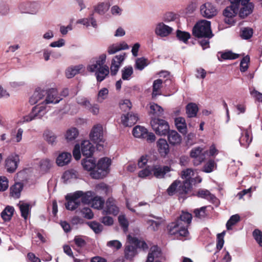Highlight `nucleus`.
I'll use <instances>...</instances> for the list:
<instances>
[{
	"instance_id": "nucleus-1",
	"label": "nucleus",
	"mask_w": 262,
	"mask_h": 262,
	"mask_svg": "<svg viewBox=\"0 0 262 262\" xmlns=\"http://www.w3.org/2000/svg\"><path fill=\"white\" fill-rule=\"evenodd\" d=\"M191 214L182 211L174 222L168 225L167 228L168 233L177 238L187 236L189 234L188 227L191 222Z\"/></svg>"
},
{
	"instance_id": "nucleus-2",
	"label": "nucleus",
	"mask_w": 262,
	"mask_h": 262,
	"mask_svg": "<svg viewBox=\"0 0 262 262\" xmlns=\"http://www.w3.org/2000/svg\"><path fill=\"white\" fill-rule=\"evenodd\" d=\"M106 58V55L102 54L87 67L89 72L95 73L97 80L99 82L102 81L110 72L108 67L105 64Z\"/></svg>"
},
{
	"instance_id": "nucleus-3",
	"label": "nucleus",
	"mask_w": 262,
	"mask_h": 262,
	"mask_svg": "<svg viewBox=\"0 0 262 262\" xmlns=\"http://www.w3.org/2000/svg\"><path fill=\"white\" fill-rule=\"evenodd\" d=\"M193 34L198 38H209L213 36L210 27V22L202 20L198 22L193 28Z\"/></svg>"
},
{
	"instance_id": "nucleus-4",
	"label": "nucleus",
	"mask_w": 262,
	"mask_h": 262,
	"mask_svg": "<svg viewBox=\"0 0 262 262\" xmlns=\"http://www.w3.org/2000/svg\"><path fill=\"white\" fill-rule=\"evenodd\" d=\"M111 162V160L107 158L100 159L96 165V168L90 173L92 178L99 179L105 177L109 172Z\"/></svg>"
},
{
	"instance_id": "nucleus-5",
	"label": "nucleus",
	"mask_w": 262,
	"mask_h": 262,
	"mask_svg": "<svg viewBox=\"0 0 262 262\" xmlns=\"http://www.w3.org/2000/svg\"><path fill=\"white\" fill-rule=\"evenodd\" d=\"M128 238L129 242L134 244L135 246L131 245L126 246L124 254L126 259H132L136 255V248L137 247L143 249H146L148 248L146 243L143 241H140L136 237H132L129 235L128 236Z\"/></svg>"
},
{
	"instance_id": "nucleus-6",
	"label": "nucleus",
	"mask_w": 262,
	"mask_h": 262,
	"mask_svg": "<svg viewBox=\"0 0 262 262\" xmlns=\"http://www.w3.org/2000/svg\"><path fill=\"white\" fill-rule=\"evenodd\" d=\"M43 101L40 104L34 106L31 112L23 118V122H28L35 119H40L47 113V106Z\"/></svg>"
},
{
	"instance_id": "nucleus-7",
	"label": "nucleus",
	"mask_w": 262,
	"mask_h": 262,
	"mask_svg": "<svg viewBox=\"0 0 262 262\" xmlns=\"http://www.w3.org/2000/svg\"><path fill=\"white\" fill-rule=\"evenodd\" d=\"M150 124L155 133L160 136H166L170 129L168 122L159 118H152Z\"/></svg>"
},
{
	"instance_id": "nucleus-8",
	"label": "nucleus",
	"mask_w": 262,
	"mask_h": 262,
	"mask_svg": "<svg viewBox=\"0 0 262 262\" xmlns=\"http://www.w3.org/2000/svg\"><path fill=\"white\" fill-rule=\"evenodd\" d=\"M82 194V191H76L73 193L68 194L66 196L67 201L66 207L68 210H74L80 206L81 204L80 196Z\"/></svg>"
},
{
	"instance_id": "nucleus-9",
	"label": "nucleus",
	"mask_w": 262,
	"mask_h": 262,
	"mask_svg": "<svg viewBox=\"0 0 262 262\" xmlns=\"http://www.w3.org/2000/svg\"><path fill=\"white\" fill-rule=\"evenodd\" d=\"M231 5L227 7L223 11L225 22L229 25H232L234 21V17L237 14L239 7V2H230Z\"/></svg>"
},
{
	"instance_id": "nucleus-10",
	"label": "nucleus",
	"mask_w": 262,
	"mask_h": 262,
	"mask_svg": "<svg viewBox=\"0 0 262 262\" xmlns=\"http://www.w3.org/2000/svg\"><path fill=\"white\" fill-rule=\"evenodd\" d=\"M90 137L91 140L97 143L98 147L102 146L101 143L104 142L102 126L100 124L94 125L90 133Z\"/></svg>"
},
{
	"instance_id": "nucleus-11",
	"label": "nucleus",
	"mask_w": 262,
	"mask_h": 262,
	"mask_svg": "<svg viewBox=\"0 0 262 262\" xmlns=\"http://www.w3.org/2000/svg\"><path fill=\"white\" fill-rule=\"evenodd\" d=\"M207 152V150H205L201 147L192 148L190 151V156L194 159L193 164L195 166L200 165L205 160Z\"/></svg>"
},
{
	"instance_id": "nucleus-12",
	"label": "nucleus",
	"mask_w": 262,
	"mask_h": 262,
	"mask_svg": "<svg viewBox=\"0 0 262 262\" xmlns=\"http://www.w3.org/2000/svg\"><path fill=\"white\" fill-rule=\"evenodd\" d=\"M200 12L203 17L211 18L216 15L217 10L211 3H206L201 6Z\"/></svg>"
},
{
	"instance_id": "nucleus-13",
	"label": "nucleus",
	"mask_w": 262,
	"mask_h": 262,
	"mask_svg": "<svg viewBox=\"0 0 262 262\" xmlns=\"http://www.w3.org/2000/svg\"><path fill=\"white\" fill-rule=\"evenodd\" d=\"M18 9L21 13L35 14L38 10L37 5L35 3L23 2L18 6Z\"/></svg>"
},
{
	"instance_id": "nucleus-14",
	"label": "nucleus",
	"mask_w": 262,
	"mask_h": 262,
	"mask_svg": "<svg viewBox=\"0 0 262 262\" xmlns=\"http://www.w3.org/2000/svg\"><path fill=\"white\" fill-rule=\"evenodd\" d=\"M119 209L116 205V202L113 198H108L106 202V206L102 211L103 215L112 214L117 215Z\"/></svg>"
},
{
	"instance_id": "nucleus-15",
	"label": "nucleus",
	"mask_w": 262,
	"mask_h": 262,
	"mask_svg": "<svg viewBox=\"0 0 262 262\" xmlns=\"http://www.w3.org/2000/svg\"><path fill=\"white\" fill-rule=\"evenodd\" d=\"M46 99L43 101L45 104H56L59 102L62 98H61L58 94V92L55 89H50L46 90Z\"/></svg>"
},
{
	"instance_id": "nucleus-16",
	"label": "nucleus",
	"mask_w": 262,
	"mask_h": 262,
	"mask_svg": "<svg viewBox=\"0 0 262 262\" xmlns=\"http://www.w3.org/2000/svg\"><path fill=\"white\" fill-rule=\"evenodd\" d=\"M19 161V157L16 154H11L6 160V167L9 172H14L18 166Z\"/></svg>"
},
{
	"instance_id": "nucleus-17",
	"label": "nucleus",
	"mask_w": 262,
	"mask_h": 262,
	"mask_svg": "<svg viewBox=\"0 0 262 262\" xmlns=\"http://www.w3.org/2000/svg\"><path fill=\"white\" fill-rule=\"evenodd\" d=\"M240 3H241L242 7L239 11V16L240 17L244 18L253 12L254 5L252 3H250L249 1L242 2L241 0Z\"/></svg>"
},
{
	"instance_id": "nucleus-18",
	"label": "nucleus",
	"mask_w": 262,
	"mask_h": 262,
	"mask_svg": "<svg viewBox=\"0 0 262 262\" xmlns=\"http://www.w3.org/2000/svg\"><path fill=\"white\" fill-rule=\"evenodd\" d=\"M242 131L241 136L239 139V142L242 146L247 148L252 140V137H250L251 132L248 129H244L239 127Z\"/></svg>"
},
{
	"instance_id": "nucleus-19",
	"label": "nucleus",
	"mask_w": 262,
	"mask_h": 262,
	"mask_svg": "<svg viewBox=\"0 0 262 262\" xmlns=\"http://www.w3.org/2000/svg\"><path fill=\"white\" fill-rule=\"evenodd\" d=\"M172 27H169L163 23H158L155 28V33L161 37H166L172 31Z\"/></svg>"
},
{
	"instance_id": "nucleus-20",
	"label": "nucleus",
	"mask_w": 262,
	"mask_h": 262,
	"mask_svg": "<svg viewBox=\"0 0 262 262\" xmlns=\"http://www.w3.org/2000/svg\"><path fill=\"white\" fill-rule=\"evenodd\" d=\"M124 59L125 54L123 55H116L113 59L110 67L111 73L112 75H115L117 73Z\"/></svg>"
},
{
	"instance_id": "nucleus-21",
	"label": "nucleus",
	"mask_w": 262,
	"mask_h": 262,
	"mask_svg": "<svg viewBox=\"0 0 262 262\" xmlns=\"http://www.w3.org/2000/svg\"><path fill=\"white\" fill-rule=\"evenodd\" d=\"M152 173L157 178L161 179L165 174L170 171V167L168 166H161L155 165L151 167Z\"/></svg>"
},
{
	"instance_id": "nucleus-22",
	"label": "nucleus",
	"mask_w": 262,
	"mask_h": 262,
	"mask_svg": "<svg viewBox=\"0 0 262 262\" xmlns=\"http://www.w3.org/2000/svg\"><path fill=\"white\" fill-rule=\"evenodd\" d=\"M138 120L137 114L132 113L123 115L121 117V122L125 126H132L134 125Z\"/></svg>"
},
{
	"instance_id": "nucleus-23",
	"label": "nucleus",
	"mask_w": 262,
	"mask_h": 262,
	"mask_svg": "<svg viewBox=\"0 0 262 262\" xmlns=\"http://www.w3.org/2000/svg\"><path fill=\"white\" fill-rule=\"evenodd\" d=\"M157 146L159 154L162 157H165L169 152V144L164 139H159L157 142Z\"/></svg>"
},
{
	"instance_id": "nucleus-24",
	"label": "nucleus",
	"mask_w": 262,
	"mask_h": 262,
	"mask_svg": "<svg viewBox=\"0 0 262 262\" xmlns=\"http://www.w3.org/2000/svg\"><path fill=\"white\" fill-rule=\"evenodd\" d=\"M46 90L39 88H37L30 98L29 102L31 105L37 103L46 95Z\"/></svg>"
},
{
	"instance_id": "nucleus-25",
	"label": "nucleus",
	"mask_w": 262,
	"mask_h": 262,
	"mask_svg": "<svg viewBox=\"0 0 262 262\" xmlns=\"http://www.w3.org/2000/svg\"><path fill=\"white\" fill-rule=\"evenodd\" d=\"M81 148L83 156L87 158L91 157L95 150L94 146L89 140L82 141Z\"/></svg>"
},
{
	"instance_id": "nucleus-26",
	"label": "nucleus",
	"mask_w": 262,
	"mask_h": 262,
	"mask_svg": "<svg viewBox=\"0 0 262 262\" xmlns=\"http://www.w3.org/2000/svg\"><path fill=\"white\" fill-rule=\"evenodd\" d=\"M168 141L171 145H177L181 143L182 137L181 135L174 130H169L167 134Z\"/></svg>"
},
{
	"instance_id": "nucleus-27",
	"label": "nucleus",
	"mask_w": 262,
	"mask_h": 262,
	"mask_svg": "<svg viewBox=\"0 0 262 262\" xmlns=\"http://www.w3.org/2000/svg\"><path fill=\"white\" fill-rule=\"evenodd\" d=\"M161 256V251L157 246L150 248L146 262H161L157 258Z\"/></svg>"
},
{
	"instance_id": "nucleus-28",
	"label": "nucleus",
	"mask_w": 262,
	"mask_h": 262,
	"mask_svg": "<svg viewBox=\"0 0 262 262\" xmlns=\"http://www.w3.org/2000/svg\"><path fill=\"white\" fill-rule=\"evenodd\" d=\"M71 154L68 152L60 154L56 159V162L59 166H63L68 164L71 160Z\"/></svg>"
},
{
	"instance_id": "nucleus-29",
	"label": "nucleus",
	"mask_w": 262,
	"mask_h": 262,
	"mask_svg": "<svg viewBox=\"0 0 262 262\" xmlns=\"http://www.w3.org/2000/svg\"><path fill=\"white\" fill-rule=\"evenodd\" d=\"M76 23L77 24H82L87 27L90 26L91 23V25L93 28H96L97 27L96 20L94 17V12H92L91 14H90L88 18L79 19L77 21Z\"/></svg>"
},
{
	"instance_id": "nucleus-30",
	"label": "nucleus",
	"mask_w": 262,
	"mask_h": 262,
	"mask_svg": "<svg viewBox=\"0 0 262 262\" xmlns=\"http://www.w3.org/2000/svg\"><path fill=\"white\" fill-rule=\"evenodd\" d=\"M110 7V4L108 2L99 3L94 6L93 12H96L100 15H103L108 11Z\"/></svg>"
},
{
	"instance_id": "nucleus-31",
	"label": "nucleus",
	"mask_w": 262,
	"mask_h": 262,
	"mask_svg": "<svg viewBox=\"0 0 262 262\" xmlns=\"http://www.w3.org/2000/svg\"><path fill=\"white\" fill-rule=\"evenodd\" d=\"M175 125L178 130L183 134L187 133V125L185 119L181 117H177L174 120Z\"/></svg>"
},
{
	"instance_id": "nucleus-32",
	"label": "nucleus",
	"mask_w": 262,
	"mask_h": 262,
	"mask_svg": "<svg viewBox=\"0 0 262 262\" xmlns=\"http://www.w3.org/2000/svg\"><path fill=\"white\" fill-rule=\"evenodd\" d=\"M79 135L78 129L75 127L70 128L68 129L65 134V138L68 142L75 140Z\"/></svg>"
},
{
	"instance_id": "nucleus-33",
	"label": "nucleus",
	"mask_w": 262,
	"mask_h": 262,
	"mask_svg": "<svg viewBox=\"0 0 262 262\" xmlns=\"http://www.w3.org/2000/svg\"><path fill=\"white\" fill-rule=\"evenodd\" d=\"M149 113L154 116V118H158L162 116L164 114L163 108L156 103H152L150 106Z\"/></svg>"
},
{
	"instance_id": "nucleus-34",
	"label": "nucleus",
	"mask_w": 262,
	"mask_h": 262,
	"mask_svg": "<svg viewBox=\"0 0 262 262\" xmlns=\"http://www.w3.org/2000/svg\"><path fill=\"white\" fill-rule=\"evenodd\" d=\"M186 113L189 118L194 117L196 116L198 112V107L194 103H188L186 107Z\"/></svg>"
},
{
	"instance_id": "nucleus-35",
	"label": "nucleus",
	"mask_w": 262,
	"mask_h": 262,
	"mask_svg": "<svg viewBox=\"0 0 262 262\" xmlns=\"http://www.w3.org/2000/svg\"><path fill=\"white\" fill-rule=\"evenodd\" d=\"M162 83L163 81L160 79H158L154 81L152 93V98H155L158 95H160L161 94L160 90L162 88Z\"/></svg>"
},
{
	"instance_id": "nucleus-36",
	"label": "nucleus",
	"mask_w": 262,
	"mask_h": 262,
	"mask_svg": "<svg viewBox=\"0 0 262 262\" xmlns=\"http://www.w3.org/2000/svg\"><path fill=\"white\" fill-rule=\"evenodd\" d=\"M192 183L194 182L185 180L183 183L180 184L178 191L181 194L187 193L191 189Z\"/></svg>"
},
{
	"instance_id": "nucleus-37",
	"label": "nucleus",
	"mask_w": 262,
	"mask_h": 262,
	"mask_svg": "<svg viewBox=\"0 0 262 262\" xmlns=\"http://www.w3.org/2000/svg\"><path fill=\"white\" fill-rule=\"evenodd\" d=\"M196 195L199 198L205 199L211 201H213L214 199H216L215 196L207 189H202L199 190L197 192Z\"/></svg>"
},
{
	"instance_id": "nucleus-38",
	"label": "nucleus",
	"mask_w": 262,
	"mask_h": 262,
	"mask_svg": "<svg viewBox=\"0 0 262 262\" xmlns=\"http://www.w3.org/2000/svg\"><path fill=\"white\" fill-rule=\"evenodd\" d=\"M83 68L82 65H78L74 67H71L67 69L66 75L68 78H71L75 75L80 72V71Z\"/></svg>"
},
{
	"instance_id": "nucleus-39",
	"label": "nucleus",
	"mask_w": 262,
	"mask_h": 262,
	"mask_svg": "<svg viewBox=\"0 0 262 262\" xmlns=\"http://www.w3.org/2000/svg\"><path fill=\"white\" fill-rule=\"evenodd\" d=\"M14 209L13 207L8 206L2 212L1 216L5 221H9L13 214Z\"/></svg>"
},
{
	"instance_id": "nucleus-40",
	"label": "nucleus",
	"mask_w": 262,
	"mask_h": 262,
	"mask_svg": "<svg viewBox=\"0 0 262 262\" xmlns=\"http://www.w3.org/2000/svg\"><path fill=\"white\" fill-rule=\"evenodd\" d=\"M94 193L91 191H88L85 192L82 191V194L80 196V201L84 204H89L92 202Z\"/></svg>"
},
{
	"instance_id": "nucleus-41",
	"label": "nucleus",
	"mask_w": 262,
	"mask_h": 262,
	"mask_svg": "<svg viewBox=\"0 0 262 262\" xmlns=\"http://www.w3.org/2000/svg\"><path fill=\"white\" fill-rule=\"evenodd\" d=\"M147 130L146 128L144 127L136 126L133 130V134L136 138H144Z\"/></svg>"
},
{
	"instance_id": "nucleus-42",
	"label": "nucleus",
	"mask_w": 262,
	"mask_h": 262,
	"mask_svg": "<svg viewBox=\"0 0 262 262\" xmlns=\"http://www.w3.org/2000/svg\"><path fill=\"white\" fill-rule=\"evenodd\" d=\"M194 175V173L193 170L191 168H187L182 171L181 177L182 179H185V180H188L195 183L196 180L192 178Z\"/></svg>"
},
{
	"instance_id": "nucleus-43",
	"label": "nucleus",
	"mask_w": 262,
	"mask_h": 262,
	"mask_svg": "<svg viewBox=\"0 0 262 262\" xmlns=\"http://www.w3.org/2000/svg\"><path fill=\"white\" fill-rule=\"evenodd\" d=\"M84 169L91 172L96 168L95 161L92 159H83L81 163Z\"/></svg>"
},
{
	"instance_id": "nucleus-44",
	"label": "nucleus",
	"mask_w": 262,
	"mask_h": 262,
	"mask_svg": "<svg viewBox=\"0 0 262 262\" xmlns=\"http://www.w3.org/2000/svg\"><path fill=\"white\" fill-rule=\"evenodd\" d=\"M23 186L20 183H16L10 188V193L11 195L14 198H18L23 189Z\"/></svg>"
},
{
	"instance_id": "nucleus-45",
	"label": "nucleus",
	"mask_w": 262,
	"mask_h": 262,
	"mask_svg": "<svg viewBox=\"0 0 262 262\" xmlns=\"http://www.w3.org/2000/svg\"><path fill=\"white\" fill-rule=\"evenodd\" d=\"M51 161L48 159H42L39 163L40 170L43 172H47L51 167Z\"/></svg>"
},
{
	"instance_id": "nucleus-46",
	"label": "nucleus",
	"mask_w": 262,
	"mask_h": 262,
	"mask_svg": "<svg viewBox=\"0 0 262 262\" xmlns=\"http://www.w3.org/2000/svg\"><path fill=\"white\" fill-rule=\"evenodd\" d=\"M18 206L21 212V216L26 220L30 212V205L28 203H19Z\"/></svg>"
},
{
	"instance_id": "nucleus-47",
	"label": "nucleus",
	"mask_w": 262,
	"mask_h": 262,
	"mask_svg": "<svg viewBox=\"0 0 262 262\" xmlns=\"http://www.w3.org/2000/svg\"><path fill=\"white\" fill-rule=\"evenodd\" d=\"M122 79L124 80H129L133 74V69L131 66L125 67L121 71Z\"/></svg>"
},
{
	"instance_id": "nucleus-48",
	"label": "nucleus",
	"mask_w": 262,
	"mask_h": 262,
	"mask_svg": "<svg viewBox=\"0 0 262 262\" xmlns=\"http://www.w3.org/2000/svg\"><path fill=\"white\" fill-rule=\"evenodd\" d=\"M104 200L100 196H94L92 201V206L94 208L100 209L102 208Z\"/></svg>"
},
{
	"instance_id": "nucleus-49",
	"label": "nucleus",
	"mask_w": 262,
	"mask_h": 262,
	"mask_svg": "<svg viewBox=\"0 0 262 262\" xmlns=\"http://www.w3.org/2000/svg\"><path fill=\"white\" fill-rule=\"evenodd\" d=\"M64 182H68L72 179H74L77 178V174L75 170L71 169L66 171L62 177Z\"/></svg>"
},
{
	"instance_id": "nucleus-50",
	"label": "nucleus",
	"mask_w": 262,
	"mask_h": 262,
	"mask_svg": "<svg viewBox=\"0 0 262 262\" xmlns=\"http://www.w3.org/2000/svg\"><path fill=\"white\" fill-rule=\"evenodd\" d=\"M151 216L159 220L158 221H155L153 220H150L149 221V223L150 224L152 229L154 231H156L158 230V227L160 226V225H161L164 221V219L162 217H158L155 215H152Z\"/></svg>"
},
{
	"instance_id": "nucleus-51",
	"label": "nucleus",
	"mask_w": 262,
	"mask_h": 262,
	"mask_svg": "<svg viewBox=\"0 0 262 262\" xmlns=\"http://www.w3.org/2000/svg\"><path fill=\"white\" fill-rule=\"evenodd\" d=\"M240 220L238 214L232 215L226 224V227L228 230L232 229V226L235 225Z\"/></svg>"
},
{
	"instance_id": "nucleus-52",
	"label": "nucleus",
	"mask_w": 262,
	"mask_h": 262,
	"mask_svg": "<svg viewBox=\"0 0 262 262\" xmlns=\"http://www.w3.org/2000/svg\"><path fill=\"white\" fill-rule=\"evenodd\" d=\"M177 37L181 41L186 43L190 37V34L187 32L178 30L177 31Z\"/></svg>"
},
{
	"instance_id": "nucleus-53",
	"label": "nucleus",
	"mask_w": 262,
	"mask_h": 262,
	"mask_svg": "<svg viewBox=\"0 0 262 262\" xmlns=\"http://www.w3.org/2000/svg\"><path fill=\"white\" fill-rule=\"evenodd\" d=\"M43 136L45 140L49 143L53 144L56 142V136L53 132L47 130L45 132Z\"/></svg>"
},
{
	"instance_id": "nucleus-54",
	"label": "nucleus",
	"mask_w": 262,
	"mask_h": 262,
	"mask_svg": "<svg viewBox=\"0 0 262 262\" xmlns=\"http://www.w3.org/2000/svg\"><path fill=\"white\" fill-rule=\"evenodd\" d=\"M215 166L216 164L214 161L209 160L204 166L203 171L207 173L211 172L214 170Z\"/></svg>"
},
{
	"instance_id": "nucleus-55",
	"label": "nucleus",
	"mask_w": 262,
	"mask_h": 262,
	"mask_svg": "<svg viewBox=\"0 0 262 262\" xmlns=\"http://www.w3.org/2000/svg\"><path fill=\"white\" fill-rule=\"evenodd\" d=\"M148 64L147 60L144 58H139L136 59L135 68L139 70H142Z\"/></svg>"
},
{
	"instance_id": "nucleus-56",
	"label": "nucleus",
	"mask_w": 262,
	"mask_h": 262,
	"mask_svg": "<svg viewBox=\"0 0 262 262\" xmlns=\"http://www.w3.org/2000/svg\"><path fill=\"white\" fill-rule=\"evenodd\" d=\"M249 62L250 57L249 56L247 55L242 58L240 63V71L242 72H245L248 70Z\"/></svg>"
},
{
	"instance_id": "nucleus-57",
	"label": "nucleus",
	"mask_w": 262,
	"mask_h": 262,
	"mask_svg": "<svg viewBox=\"0 0 262 262\" xmlns=\"http://www.w3.org/2000/svg\"><path fill=\"white\" fill-rule=\"evenodd\" d=\"M108 91L106 88L101 89L97 94V101L102 102L108 96Z\"/></svg>"
},
{
	"instance_id": "nucleus-58",
	"label": "nucleus",
	"mask_w": 262,
	"mask_h": 262,
	"mask_svg": "<svg viewBox=\"0 0 262 262\" xmlns=\"http://www.w3.org/2000/svg\"><path fill=\"white\" fill-rule=\"evenodd\" d=\"M76 101L78 104L86 108H90L91 103L90 101L83 96H78L76 98Z\"/></svg>"
},
{
	"instance_id": "nucleus-59",
	"label": "nucleus",
	"mask_w": 262,
	"mask_h": 262,
	"mask_svg": "<svg viewBox=\"0 0 262 262\" xmlns=\"http://www.w3.org/2000/svg\"><path fill=\"white\" fill-rule=\"evenodd\" d=\"M120 107L123 112L129 111L132 107V103L128 99L122 100L119 103Z\"/></svg>"
},
{
	"instance_id": "nucleus-60",
	"label": "nucleus",
	"mask_w": 262,
	"mask_h": 262,
	"mask_svg": "<svg viewBox=\"0 0 262 262\" xmlns=\"http://www.w3.org/2000/svg\"><path fill=\"white\" fill-rule=\"evenodd\" d=\"M180 184V181H174L168 188L167 192L169 195H173L177 191V187Z\"/></svg>"
},
{
	"instance_id": "nucleus-61",
	"label": "nucleus",
	"mask_w": 262,
	"mask_h": 262,
	"mask_svg": "<svg viewBox=\"0 0 262 262\" xmlns=\"http://www.w3.org/2000/svg\"><path fill=\"white\" fill-rule=\"evenodd\" d=\"M118 221L120 226L123 228L124 232L127 230L128 222L125 216L123 215H120L118 217Z\"/></svg>"
},
{
	"instance_id": "nucleus-62",
	"label": "nucleus",
	"mask_w": 262,
	"mask_h": 262,
	"mask_svg": "<svg viewBox=\"0 0 262 262\" xmlns=\"http://www.w3.org/2000/svg\"><path fill=\"white\" fill-rule=\"evenodd\" d=\"M81 212L83 217L87 219H92L94 216V214L92 210L89 207H83L81 210Z\"/></svg>"
},
{
	"instance_id": "nucleus-63",
	"label": "nucleus",
	"mask_w": 262,
	"mask_h": 262,
	"mask_svg": "<svg viewBox=\"0 0 262 262\" xmlns=\"http://www.w3.org/2000/svg\"><path fill=\"white\" fill-rule=\"evenodd\" d=\"M253 34V30L251 28H245L241 32V37L245 39H248L251 38Z\"/></svg>"
},
{
	"instance_id": "nucleus-64",
	"label": "nucleus",
	"mask_w": 262,
	"mask_h": 262,
	"mask_svg": "<svg viewBox=\"0 0 262 262\" xmlns=\"http://www.w3.org/2000/svg\"><path fill=\"white\" fill-rule=\"evenodd\" d=\"M253 236L259 246L262 247V232L258 229H255L253 232Z\"/></svg>"
}]
</instances>
